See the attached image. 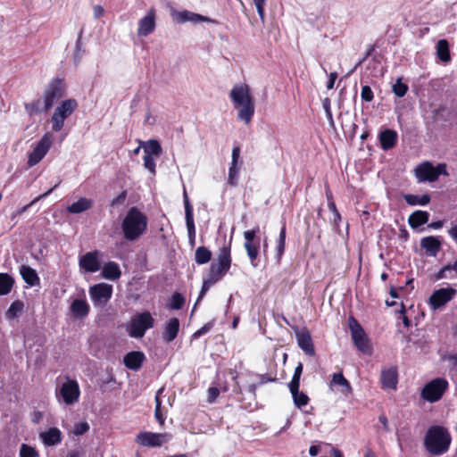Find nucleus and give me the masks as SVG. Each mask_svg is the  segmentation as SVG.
<instances>
[{
	"label": "nucleus",
	"instance_id": "55",
	"mask_svg": "<svg viewBox=\"0 0 457 457\" xmlns=\"http://www.w3.org/2000/svg\"><path fill=\"white\" fill-rule=\"evenodd\" d=\"M361 97L363 101L371 102L374 95L371 88L369 86H363L361 87Z\"/></svg>",
	"mask_w": 457,
	"mask_h": 457
},
{
	"label": "nucleus",
	"instance_id": "49",
	"mask_svg": "<svg viewBox=\"0 0 457 457\" xmlns=\"http://www.w3.org/2000/svg\"><path fill=\"white\" fill-rule=\"evenodd\" d=\"M58 187V184H56L54 187L50 188L48 191H46V193H44L43 195H40L39 196H37V198H35L32 202H30L29 204L27 205H24L23 207H21V209L17 210L15 214L16 215H21L22 214L23 212H25L26 211H28V209L33 205L37 201L42 199V198H45L46 197L47 195H49L56 187Z\"/></svg>",
	"mask_w": 457,
	"mask_h": 457
},
{
	"label": "nucleus",
	"instance_id": "38",
	"mask_svg": "<svg viewBox=\"0 0 457 457\" xmlns=\"http://www.w3.org/2000/svg\"><path fill=\"white\" fill-rule=\"evenodd\" d=\"M13 278L7 273H0V295H7L13 286Z\"/></svg>",
	"mask_w": 457,
	"mask_h": 457
},
{
	"label": "nucleus",
	"instance_id": "4",
	"mask_svg": "<svg viewBox=\"0 0 457 457\" xmlns=\"http://www.w3.org/2000/svg\"><path fill=\"white\" fill-rule=\"evenodd\" d=\"M55 396L59 403L71 406L77 403L80 396L79 383L75 379L66 378L55 389Z\"/></svg>",
	"mask_w": 457,
	"mask_h": 457
},
{
	"label": "nucleus",
	"instance_id": "31",
	"mask_svg": "<svg viewBox=\"0 0 457 457\" xmlns=\"http://www.w3.org/2000/svg\"><path fill=\"white\" fill-rule=\"evenodd\" d=\"M139 144L143 145L145 154L159 157L162 154V146L160 143L155 139H150L148 141H139Z\"/></svg>",
	"mask_w": 457,
	"mask_h": 457
},
{
	"label": "nucleus",
	"instance_id": "51",
	"mask_svg": "<svg viewBox=\"0 0 457 457\" xmlns=\"http://www.w3.org/2000/svg\"><path fill=\"white\" fill-rule=\"evenodd\" d=\"M184 302V297L180 294L175 293L171 296L170 307L173 310H179L182 308Z\"/></svg>",
	"mask_w": 457,
	"mask_h": 457
},
{
	"label": "nucleus",
	"instance_id": "40",
	"mask_svg": "<svg viewBox=\"0 0 457 457\" xmlns=\"http://www.w3.org/2000/svg\"><path fill=\"white\" fill-rule=\"evenodd\" d=\"M227 270H223L221 267L216 265V262H212L210 267V271L207 278L212 280L214 284L218 282L227 273Z\"/></svg>",
	"mask_w": 457,
	"mask_h": 457
},
{
	"label": "nucleus",
	"instance_id": "50",
	"mask_svg": "<svg viewBox=\"0 0 457 457\" xmlns=\"http://www.w3.org/2000/svg\"><path fill=\"white\" fill-rule=\"evenodd\" d=\"M38 452L32 446L22 444L20 448V457H38Z\"/></svg>",
	"mask_w": 457,
	"mask_h": 457
},
{
	"label": "nucleus",
	"instance_id": "56",
	"mask_svg": "<svg viewBox=\"0 0 457 457\" xmlns=\"http://www.w3.org/2000/svg\"><path fill=\"white\" fill-rule=\"evenodd\" d=\"M214 283L212 282V280L208 279L207 278L204 279L202 289L200 291L199 296L197 298L196 303L204 296L206 292L209 290V288L213 285Z\"/></svg>",
	"mask_w": 457,
	"mask_h": 457
},
{
	"label": "nucleus",
	"instance_id": "18",
	"mask_svg": "<svg viewBox=\"0 0 457 457\" xmlns=\"http://www.w3.org/2000/svg\"><path fill=\"white\" fill-rule=\"evenodd\" d=\"M39 439L46 446H55L62 442V435L59 428H50L39 433Z\"/></svg>",
	"mask_w": 457,
	"mask_h": 457
},
{
	"label": "nucleus",
	"instance_id": "29",
	"mask_svg": "<svg viewBox=\"0 0 457 457\" xmlns=\"http://www.w3.org/2000/svg\"><path fill=\"white\" fill-rule=\"evenodd\" d=\"M179 329V320L177 318L170 319L164 328L163 335H162L163 339L167 342L173 341L178 336Z\"/></svg>",
	"mask_w": 457,
	"mask_h": 457
},
{
	"label": "nucleus",
	"instance_id": "27",
	"mask_svg": "<svg viewBox=\"0 0 457 457\" xmlns=\"http://www.w3.org/2000/svg\"><path fill=\"white\" fill-rule=\"evenodd\" d=\"M457 278V260L453 262L445 264L435 275L436 280L440 279H454Z\"/></svg>",
	"mask_w": 457,
	"mask_h": 457
},
{
	"label": "nucleus",
	"instance_id": "37",
	"mask_svg": "<svg viewBox=\"0 0 457 457\" xmlns=\"http://www.w3.org/2000/svg\"><path fill=\"white\" fill-rule=\"evenodd\" d=\"M436 54L438 58L444 62H448L451 60L449 44L445 39H440L437 42Z\"/></svg>",
	"mask_w": 457,
	"mask_h": 457
},
{
	"label": "nucleus",
	"instance_id": "39",
	"mask_svg": "<svg viewBox=\"0 0 457 457\" xmlns=\"http://www.w3.org/2000/svg\"><path fill=\"white\" fill-rule=\"evenodd\" d=\"M212 253L204 246H199L195 253V260L198 264H205L210 262Z\"/></svg>",
	"mask_w": 457,
	"mask_h": 457
},
{
	"label": "nucleus",
	"instance_id": "28",
	"mask_svg": "<svg viewBox=\"0 0 457 457\" xmlns=\"http://www.w3.org/2000/svg\"><path fill=\"white\" fill-rule=\"evenodd\" d=\"M78 108V103L75 99H67L62 101L56 108L55 112L60 114L64 120H66L76 109Z\"/></svg>",
	"mask_w": 457,
	"mask_h": 457
},
{
	"label": "nucleus",
	"instance_id": "19",
	"mask_svg": "<svg viewBox=\"0 0 457 457\" xmlns=\"http://www.w3.org/2000/svg\"><path fill=\"white\" fill-rule=\"evenodd\" d=\"M415 174L419 181H436L437 174L436 168L429 162H424L419 165L415 170Z\"/></svg>",
	"mask_w": 457,
	"mask_h": 457
},
{
	"label": "nucleus",
	"instance_id": "5",
	"mask_svg": "<svg viewBox=\"0 0 457 457\" xmlns=\"http://www.w3.org/2000/svg\"><path fill=\"white\" fill-rule=\"evenodd\" d=\"M154 325V320L149 312H144L132 317L127 327V331L131 337H143L145 331L152 328Z\"/></svg>",
	"mask_w": 457,
	"mask_h": 457
},
{
	"label": "nucleus",
	"instance_id": "24",
	"mask_svg": "<svg viewBox=\"0 0 457 457\" xmlns=\"http://www.w3.org/2000/svg\"><path fill=\"white\" fill-rule=\"evenodd\" d=\"M71 315L75 319H83L89 312V305L85 299H75L70 307Z\"/></svg>",
	"mask_w": 457,
	"mask_h": 457
},
{
	"label": "nucleus",
	"instance_id": "17",
	"mask_svg": "<svg viewBox=\"0 0 457 457\" xmlns=\"http://www.w3.org/2000/svg\"><path fill=\"white\" fill-rule=\"evenodd\" d=\"M173 19L179 22V23H185L187 21L193 22V23H199V22H210L211 20L206 17L203 16L201 14L184 10L180 12H174L172 13Z\"/></svg>",
	"mask_w": 457,
	"mask_h": 457
},
{
	"label": "nucleus",
	"instance_id": "54",
	"mask_svg": "<svg viewBox=\"0 0 457 457\" xmlns=\"http://www.w3.org/2000/svg\"><path fill=\"white\" fill-rule=\"evenodd\" d=\"M89 429V425L87 422H79L74 425L73 434L76 436L84 435Z\"/></svg>",
	"mask_w": 457,
	"mask_h": 457
},
{
	"label": "nucleus",
	"instance_id": "63",
	"mask_svg": "<svg viewBox=\"0 0 457 457\" xmlns=\"http://www.w3.org/2000/svg\"><path fill=\"white\" fill-rule=\"evenodd\" d=\"M436 168V173L437 174V178L439 177V175L443 174V175H446L447 172H446V166L445 164H438Z\"/></svg>",
	"mask_w": 457,
	"mask_h": 457
},
{
	"label": "nucleus",
	"instance_id": "42",
	"mask_svg": "<svg viewBox=\"0 0 457 457\" xmlns=\"http://www.w3.org/2000/svg\"><path fill=\"white\" fill-rule=\"evenodd\" d=\"M164 391V387H161L157 392H156V395H155V410H154V417L155 419L157 420V421L162 425L164 423V420H165V417L164 415L162 414V410H161V405H162V402H161V395L163 393Z\"/></svg>",
	"mask_w": 457,
	"mask_h": 457
},
{
	"label": "nucleus",
	"instance_id": "30",
	"mask_svg": "<svg viewBox=\"0 0 457 457\" xmlns=\"http://www.w3.org/2000/svg\"><path fill=\"white\" fill-rule=\"evenodd\" d=\"M93 205L91 199L81 197L77 202L67 207V211L73 214H79L89 210Z\"/></svg>",
	"mask_w": 457,
	"mask_h": 457
},
{
	"label": "nucleus",
	"instance_id": "32",
	"mask_svg": "<svg viewBox=\"0 0 457 457\" xmlns=\"http://www.w3.org/2000/svg\"><path fill=\"white\" fill-rule=\"evenodd\" d=\"M121 275L119 265L114 262H107L102 269L103 278L110 280H115Z\"/></svg>",
	"mask_w": 457,
	"mask_h": 457
},
{
	"label": "nucleus",
	"instance_id": "43",
	"mask_svg": "<svg viewBox=\"0 0 457 457\" xmlns=\"http://www.w3.org/2000/svg\"><path fill=\"white\" fill-rule=\"evenodd\" d=\"M285 243H286V228H285V226H283L280 229L279 236L277 240L278 262L280 261L281 256L285 251Z\"/></svg>",
	"mask_w": 457,
	"mask_h": 457
},
{
	"label": "nucleus",
	"instance_id": "62",
	"mask_svg": "<svg viewBox=\"0 0 457 457\" xmlns=\"http://www.w3.org/2000/svg\"><path fill=\"white\" fill-rule=\"evenodd\" d=\"M43 419V412L39 411H36L33 412V415H32V421L36 424H38L39 422H41Z\"/></svg>",
	"mask_w": 457,
	"mask_h": 457
},
{
	"label": "nucleus",
	"instance_id": "47",
	"mask_svg": "<svg viewBox=\"0 0 457 457\" xmlns=\"http://www.w3.org/2000/svg\"><path fill=\"white\" fill-rule=\"evenodd\" d=\"M65 120L58 112H54L51 117L52 129L54 132L60 131L64 126Z\"/></svg>",
	"mask_w": 457,
	"mask_h": 457
},
{
	"label": "nucleus",
	"instance_id": "57",
	"mask_svg": "<svg viewBox=\"0 0 457 457\" xmlns=\"http://www.w3.org/2000/svg\"><path fill=\"white\" fill-rule=\"evenodd\" d=\"M220 395V390L215 386H211L208 388V397L207 401L210 403H212L216 401Z\"/></svg>",
	"mask_w": 457,
	"mask_h": 457
},
{
	"label": "nucleus",
	"instance_id": "10",
	"mask_svg": "<svg viewBox=\"0 0 457 457\" xmlns=\"http://www.w3.org/2000/svg\"><path fill=\"white\" fill-rule=\"evenodd\" d=\"M259 228L244 232V247L253 267L258 266L257 257L260 250V240L256 238Z\"/></svg>",
	"mask_w": 457,
	"mask_h": 457
},
{
	"label": "nucleus",
	"instance_id": "22",
	"mask_svg": "<svg viewBox=\"0 0 457 457\" xmlns=\"http://www.w3.org/2000/svg\"><path fill=\"white\" fill-rule=\"evenodd\" d=\"M145 360L144 353L133 351L128 353L123 359L124 365L131 370H138Z\"/></svg>",
	"mask_w": 457,
	"mask_h": 457
},
{
	"label": "nucleus",
	"instance_id": "14",
	"mask_svg": "<svg viewBox=\"0 0 457 457\" xmlns=\"http://www.w3.org/2000/svg\"><path fill=\"white\" fill-rule=\"evenodd\" d=\"M156 27V12L154 8L147 11L146 14L137 22V36L147 37L152 34Z\"/></svg>",
	"mask_w": 457,
	"mask_h": 457
},
{
	"label": "nucleus",
	"instance_id": "53",
	"mask_svg": "<svg viewBox=\"0 0 457 457\" xmlns=\"http://www.w3.org/2000/svg\"><path fill=\"white\" fill-rule=\"evenodd\" d=\"M303 372V364L301 362L295 367L293 378L289 383V386H300V378Z\"/></svg>",
	"mask_w": 457,
	"mask_h": 457
},
{
	"label": "nucleus",
	"instance_id": "1",
	"mask_svg": "<svg viewBox=\"0 0 457 457\" xmlns=\"http://www.w3.org/2000/svg\"><path fill=\"white\" fill-rule=\"evenodd\" d=\"M229 97L234 107L238 110L237 118L249 124L255 110L249 86L245 83L234 85L229 92Z\"/></svg>",
	"mask_w": 457,
	"mask_h": 457
},
{
	"label": "nucleus",
	"instance_id": "33",
	"mask_svg": "<svg viewBox=\"0 0 457 457\" xmlns=\"http://www.w3.org/2000/svg\"><path fill=\"white\" fill-rule=\"evenodd\" d=\"M429 214L425 211H415L408 219V222L412 228H417L421 225H424L428 220Z\"/></svg>",
	"mask_w": 457,
	"mask_h": 457
},
{
	"label": "nucleus",
	"instance_id": "3",
	"mask_svg": "<svg viewBox=\"0 0 457 457\" xmlns=\"http://www.w3.org/2000/svg\"><path fill=\"white\" fill-rule=\"evenodd\" d=\"M452 438L446 428L433 426L428 428L425 436V446L434 455H441L447 452Z\"/></svg>",
	"mask_w": 457,
	"mask_h": 457
},
{
	"label": "nucleus",
	"instance_id": "20",
	"mask_svg": "<svg viewBox=\"0 0 457 457\" xmlns=\"http://www.w3.org/2000/svg\"><path fill=\"white\" fill-rule=\"evenodd\" d=\"M296 340L298 346L309 356L315 354L311 334L308 330L303 329L296 332Z\"/></svg>",
	"mask_w": 457,
	"mask_h": 457
},
{
	"label": "nucleus",
	"instance_id": "48",
	"mask_svg": "<svg viewBox=\"0 0 457 457\" xmlns=\"http://www.w3.org/2000/svg\"><path fill=\"white\" fill-rule=\"evenodd\" d=\"M239 167L237 163L231 162L228 170V182L231 186H236L238 178Z\"/></svg>",
	"mask_w": 457,
	"mask_h": 457
},
{
	"label": "nucleus",
	"instance_id": "25",
	"mask_svg": "<svg viewBox=\"0 0 457 457\" xmlns=\"http://www.w3.org/2000/svg\"><path fill=\"white\" fill-rule=\"evenodd\" d=\"M380 381L384 389H395L397 384L396 370L395 368H390L382 370Z\"/></svg>",
	"mask_w": 457,
	"mask_h": 457
},
{
	"label": "nucleus",
	"instance_id": "41",
	"mask_svg": "<svg viewBox=\"0 0 457 457\" xmlns=\"http://www.w3.org/2000/svg\"><path fill=\"white\" fill-rule=\"evenodd\" d=\"M404 200L410 205H426L429 203L430 197L428 195L421 196L416 195H405Z\"/></svg>",
	"mask_w": 457,
	"mask_h": 457
},
{
	"label": "nucleus",
	"instance_id": "59",
	"mask_svg": "<svg viewBox=\"0 0 457 457\" xmlns=\"http://www.w3.org/2000/svg\"><path fill=\"white\" fill-rule=\"evenodd\" d=\"M104 12V10L101 5H95L93 7V13H94L95 18H96V19L100 18L101 16H103Z\"/></svg>",
	"mask_w": 457,
	"mask_h": 457
},
{
	"label": "nucleus",
	"instance_id": "12",
	"mask_svg": "<svg viewBox=\"0 0 457 457\" xmlns=\"http://www.w3.org/2000/svg\"><path fill=\"white\" fill-rule=\"evenodd\" d=\"M349 328L355 346L362 353H370V345L367 335L355 319L349 320Z\"/></svg>",
	"mask_w": 457,
	"mask_h": 457
},
{
	"label": "nucleus",
	"instance_id": "2",
	"mask_svg": "<svg viewBox=\"0 0 457 457\" xmlns=\"http://www.w3.org/2000/svg\"><path fill=\"white\" fill-rule=\"evenodd\" d=\"M147 223V217L137 207L130 208L121 223L124 238L128 241L137 240L146 230Z\"/></svg>",
	"mask_w": 457,
	"mask_h": 457
},
{
	"label": "nucleus",
	"instance_id": "52",
	"mask_svg": "<svg viewBox=\"0 0 457 457\" xmlns=\"http://www.w3.org/2000/svg\"><path fill=\"white\" fill-rule=\"evenodd\" d=\"M155 156H151V155H146L145 154L144 155V166L145 168L153 175L155 174L156 172V170H155V159H154Z\"/></svg>",
	"mask_w": 457,
	"mask_h": 457
},
{
	"label": "nucleus",
	"instance_id": "34",
	"mask_svg": "<svg viewBox=\"0 0 457 457\" xmlns=\"http://www.w3.org/2000/svg\"><path fill=\"white\" fill-rule=\"evenodd\" d=\"M299 386H289V389L295 405L300 409L308 404L309 397L303 392L299 391Z\"/></svg>",
	"mask_w": 457,
	"mask_h": 457
},
{
	"label": "nucleus",
	"instance_id": "36",
	"mask_svg": "<svg viewBox=\"0 0 457 457\" xmlns=\"http://www.w3.org/2000/svg\"><path fill=\"white\" fill-rule=\"evenodd\" d=\"M230 248L228 246H224L220 250L218 262H216V265L221 267L223 270H228L230 268Z\"/></svg>",
	"mask_w": 457,
	"mask_h": 457
},
{
	"label": "nucleus",
	"instance_id": "58",
	"mask_svg": "<svg viewBox=\"0 0 457 457\" xmlns=\"http://www.w3.org/2000/svg\"><path fill=\"white\" fill-rule=\"evenodd\" d=\"M266 0H253V4L256 7L257 12L262 20L264 19V5Z\"/></svg>",
	"mask_w": 457,
	"mask_h": 457
},
{
	"label": "nucleus",
	"instance_id": "45",
	"mask_svg": "<svg viewBox=\"0 0 457 457\" xmlns=\"http://www.w3.org/2000/svg\"><path fill=\"white\" fill-rule=\"evenodd\" d=\"M394 94L398 97H403L408 91V86L402 81L399 78L392 87Z\"/></svg>",
	"mask_w": 457,
	"mask_h": 457
},
{
	"label": "nucleus",
	"instance_id": "64",
	"mask_svg": "<svg viewBox=\"0 0 457 457\" xmlns=\"http://www.w3.org/2000/svg\"><path fill=\"white\" fill-rule=\"evenodd\" d=\"M449 235L453 237V239L457 242V224L452 227L449 231Z\"/></svg>",
	"mask_w": 457,
	"mask_h": 457
},
{
	"label": "nucleus",
	"instance_id": "46",
	"mask_svg": "<svg viewBox=\"0 0 457 457\" xmlns=\"http://www.w3.org/2000/svg\"><path fill=\"white\" fill-rule=\"evenodd\" d=\"M22 309H23V303L21 301L13 302L6 312V318L7 319L15 318L19 313L21 312Z\"/></svg>",
	"mask_w": 457,
	"mask_h": 457
},
{
	"label": "nucleus",
	"instance_id": "61",
	"mask_svg": "<svg viewBox=\"0 0 457 457\" xmlns=\"http://www.w3.org/2000/svg\"><path fill=\"white\" fill-rule=\"evenodd\" d=\"M337 78V72H331L329 74V79H328V82L327 85L328 89H332L334 87V84H335Z\"/></svg>",
	"mask_w": 457,
	"mask_h": 457
},
{
	"label": "nucleus",
	"instance_id": "60",
	"mask_svg": "<svg viewBox=\"0 0 457 457\" xmlns=\"http://www.w3.org/2000/svg\"><path fill=\"white\" fill-rule=\"evenodd\" d=\"M211 328V324H206L204 327H202L200 329H198L196 332L194 333V337H199L203 334L206 333Z\"/></svg>",
	"mask_w": 457,
	"mask_h": 457
},
{
	"label": "nucleus",
	"instance_id": "11",
	"mask_svg": "<svg viewBox=\"0 0 457 457\" xmlns=\"http://www.w3.org/2000/svg\"><path fill=\"white\" fill-rule=\"evenodd\" d=\"M88 292L94 305L103 307L112 295V286L106 283L96 284L89 287Z\"/></svg>",
	"mask_w": 457,
	"mask_h": 457
},
{
	"label": "nucleus",
	"instance_id": "9",
	"mask_svg": "<svg viewBox=\"0 0 457 457\" xmlns=\"http://www.w3.org/2000/svg\"><path fill=\"white\" fill-rule=\"evenodd\" d=\"M447 387L448 382L445 378H435L426 384L421 391V396L430 403L436 402L442 397Z\"/></svg>",
	"mask_w": 457,
	"mask_h": 457
},
{
	"label": "nucleus",
	"instance_id": "15",
	"mask_svg": "<svg viewBox=\"0 0 457 457\" xmlns=\"http://www.w3.org/2000/svg\"><path fill=\"white\" fill-rule=\"evenodd\" d=\"M328 388L332 392H338L345 397H348L352 395L353 388L349 381L344 377L343 373H333L330 382L328 383Z\"/></svg>",
	"mask_w": 457,
	"mask_h": 457
},
{
	"label": "nucleus",
	"instance_id": "44",
	"mask_svg": "<svg viewBox=\"0 0 457 457\" xmlns=\"http://www.w3.org/2000/svg\"><path fill=\"white\" fill-rule=\"evenodd\" d=\"M26 112L29 115H35L40 112H46L47 110L43 109V100L38 99L36 102L27 104L25 105Z\"/></svg>",
	"mask_w": 457,
	"mask_h": 457
},
{
	"label": "nucleus",
	"instance_id": "26",
	"mask_svg": "<svg viewBox=\"0 0 457 457\" xmlns=\"http://www.w3.org/2000/svg\"><path fill=\"white\" fill-rule=\"evenodd\" d=\"M20 274L23 280L30 287H36L40 284L39 277L37 271L29 266L21 265Z\"/></svg>",
	"mask_w": 457,
	"mask_h": 457
},
{
	"label": "nucleus",
	"instance_id": "23",
	"mask_svg": "<svg viewBox=\"0 0 457 457\" xmlns=\"http://www.w3.org/2000/svg\"><path fill=\"white\" fill-rule=\"evenodd\" d=\"M421 248L430 256H436L441 248V241L436 237H425L420 240Z\"/></svg>",
	"mask_w": 457,
	"mask_h": 457
},
{
	"label": "nucleus",
	"instance_id": "21",
	"mask_svg": "<svg viewBox=\"0 0 457 457\" xmlns=\"http://www.w3.org/2000/svg\"><path fill=\"white\" fill-rule=\"evenodd\" d=\"M184 205H185V218H186V223H187V228L188 237L191 240L195 239V228L194 223V217H193V208L190 204L187 194L186 189L184 188Z\"/></svg>",
	"mask_w": 457,
	"mask_h": 457
},
{
	"label": "nucleus",
	"instance_id": "7",
	"mask_svg": "<svg viewBox=\"0 0 457 457\" xmlns=\"http://www.w3.org/2000/svg\"><path fill=\"white\" fill-rule=\"evenodd\" d=\"M171 438L172 436L169 433L143 431L136 436L135 442L144 447H161Z\"/></svg>",
	"mask_w": 457,
	"mask_h": 457
},
{
	"label": "nucleus",
	"instance_id": "6",
	"mask_svg": "<svg viewBox=\"0 0 457 457\" xmlns=\"http://www.w3.org/2000/svg\"><path fill=\"white\" fill-rule=\"evenodd\" d=\"M456 295L457 290L452 287H441L431 294L428 304L433 312L441 311L455 298Z\"/></svg>",
	"mask_w": 457,
	"mask_h": 457
},
{
	"label": "nucleus",
	"instance_id": "35",
	"mask_svg": "<svg viewBox=\"0 0 457 457\" xmlns=\"http://www.w3.org/2000/svg\"><path fill=\"white\" fill-rule=\"evenodd\" d=\"M380 144L384 150L391 149L396 143L397 134L391 129H386L380 134Z\"/></svg>",
	"mask_w": 457,
	"mask_h": 457
},
{
	"label": "nucleus",
	"instance_id": "16",
	"mask_svg": "<svg viewBox=\"0 0 457 457\" xmlns=\"http://www.w3.org/2000/svg\"><path fill=\"white\" fill-rule=\"evenodd\" d=\"M100 257L98 251L88 252L79 258V267L90 273L96 272L101 268Z\"/></svg>",
	"mask_w": 457,
	"mask_h": 457
},
{
	"label": "nucleus",
	"instance_id": "8",
	"mask_svg": "<svg viewBox=\"0 0 457 457\" xmlns=\"http://www.w3.org/2000/svg\"><path fill=\"white\" fill-rule=\"evenodd\" d=\"M53 144V134L46 132L28 156L29 167L37 165L47 154Z\"/></svg>",
	"mask_w": 457,
	"mask_h": 457
},
{
	"label": "nucleus",
	"instance_id": "13",
	"mask_svg": "<svg viewBox=\"0 0 457 457\" xmlns=\"http://www.w3.org/2000/svg\"><path fill=\"white\" fill-rule=\"evenodd\" d=\"M64 94L62 82L60 79L53 80L46 87L43 96V109L49 110L54 103L62 98Z\"/></svg>",
	"mask_w": 457,
	"mask_h": 457
}]
</instances>
